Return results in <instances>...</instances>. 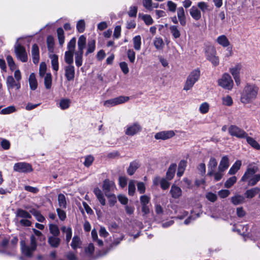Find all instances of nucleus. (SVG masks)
Masks as SVG:
<instances>
[{
	"instance_id": "obj_1",
	"label": "nucleus",
	"mask_w": 260,
	"mask_h": 260,
	"mask_svg": "<svg viewBox=\"0 0 260 260\" xmlns=\"http://www.w3.org/2000/svg\"><path fill=\"white\" fill-rule=\"evenodd\" d=\"M258 89V87L255 85L247 84L241 93V103L244 104L251 103L256 98Z\"/></svg>"
},
{
	"instance_id": "obj_2",
	"label": "nucleus",
	"mask_w": 260,
	"mask_h": 260,
	"mask_svg": "<svg viewBox=\"0 0 260 260\" xmlns=\"http://www.w3.org/2000/svg\"><path fill=\"white\" fill-rule=\"evenodd\" d=\"M200 77V71L199 69L193 70L187 77L183 90L187 91L191 89Z\"/></svg>"
},
{
	"instance_id": "obj_3",
	"label": "nucleus",
	"mask_w": 260,
	"mask_h": 260,
	"mask_svg": "<svg viewBox=\"0 0 260 260\" xmlns=\"http://www.w3.org/2000/svg\"><path fill=\"white\" fill-rule=\"evenodd\" d=\"M20 244L23 254L27 257H30L37 247L36 238L34 235L31 236L30 246L26 245L24 241H21Z\"/></svg>"
},
{
	"instance_id": "obj_4",
	"label": "nucleus",
	"mask_w": 260,
	"mask_h": 260,
	"mask_svg": "<svg viewBox=\"0 0 260 260\" xmlns=\"http://www.w3.org/2000/svg\"><path fill=\"white\" fill-rule=\"evenodd\" d=\"M218 85L222 88L231 90L234 85V82L231 76L228 73L222 75L221 78L218 81Z\"/></svg>"
},
{
	"instance_id": "obj_5",
	"label": "nucleus",
	"mask_w": 260,
	"mask_h": 260,
	"mask_svg": "<svg viewBox=\"0 0 260 260\" xmlns=\"http://www.w3.org/2000/svg\"><path fill=\"white\" fill-rule=\"evenodd\" d=\"M142 131V126L139 122H136L126 125L124 133L126 135L133 136Z\"/></svg>"
},
{
	"instance_id": "obj_6",
	"label": "nucleus",
	"mask_w": 260,
	"mask_h": 260,
	"mask_svg": "<svg viewBox=\"0 0 260 260\" xmlns=\"http://www.w3.org/2000/svg\"><path fill=\"white\" fill-rule=\"evenodd\" d=\"M129 99V98L128 96H120L105 101L104 103V106L106 107L115 106L119 104H123L128 101Z\"/></svg>"
},
{
	"instance_id": "obj_7",
	"label": "nucleus",
	"mask_w": 260,
	"mask_h": 260,
	"mask_svg": "<svg viewBox=\"0 0 260 260\" xmlns=\"http://www.w3.org/2000/svg\"><path fill=\"white\" fill-rule=\"evenodd\" d=\"M13 170L15 172L24 173H29L33 170L31 165L25 162H20L15 164L13 167Z\"/></svg>"
},
{
	"instance_id": "obj_8",
	"label": "nucleus",
	"mask_w": 260,
	"mask_h": 260,
	"mask_svg": "<svg viewBox=\"0 0 260 260\" xmlns=\"http://www.w3.org/2000/svg\"><path fill=\"white\" fill-rule=\"evenodd\" d=\"M229 133L238 138L243 139L247 137V134L243 129L235 125H231L229 128Z\"/></svg>"
},
{
	"instance_id": "obj_9",
	"label": "nucleus",
	"mask_w": 260,
	"mask_h": 260,
	"mask_svg": "<svg viewBox=\"0 0 260 260\" xmlns=\"http://www.w3.org/2000/svg\"><path fill=\"white\" fill-rule=\"evenodd\" d=\"M257 171V167L255 166L249 165L245 173L241 178V181L248 182L253 177Z\"/></svg>"
},
{
	"instance_id": "obj_10",
	"label": "nucleus",
	"mask_w": 260,
	"mask_h": 260,
	"mask_svg": "<svg viewBox=\"0 0 260 260\" xmlns=\"http://www.w3.org/2000/svg\"><path fill=\"white\" fill-rule=\"evenodd\" d=\"M15 52L18 59L25 62L27 61V55L25 49L20 44H17L15 46Z\"/></svg>"
},
{
	"instance_id": "obj_11",
	"label": "nucleus",
	"mask_w": 260,
	"mask_h": 260,
	"mask_svg": "<svg viewBox=\"0 0 260 260\" xmlns=\"http://www.w3.org/2000/svg\"><path fill=\"white\" fill-rule=\"evenodd\" d=\"M175 133L173 130L164 131L158 132L154 135L156 140H166L173 137Z\"/></svg>"
},
{
	"instance_id": "obj_12",
	"label": "nucleus",
	"mask_w": 260,
	"mask_h": 260,
	"mask_svg": "<svg viewBox=\"0 0 260 260\" xmlns=\"http://www.w3.org/2000/svg\"><path fill=\"white\" fill-rule=\"evenodd\" d=\"M65 77L69 81L73 80L75 78V69L73 64L67 65L64 68Z\"/></svg>"
},
{
	"instance_id": "obj_13",
	"label": "nucleus",
	"mask_w": 260,
	"mask_h": 260,
	"mask_svg": "<svg viewBox=\"0 0 260 260\" xmlns=\"http://www.w3.org/2000/svg\"><path fill=\"white\" fill-rule=\"evenodd\" d=\"M102 188L105 194H106V193H110L111 191H113L116 188V186L113 181L106 179L104 181Z\"/></svg>"
},
{
	"instance_id": "obj_14",
	"label": "nucleus",
	"mask_w": 260,
	"mask_h": 260,
	"mask_svg": "<svg viewBox=\"0 0 260 260\" xmlns=\"http://www.w3.org/2000/svg\"><path fill=\"white\" fill-rule=\"evenodd\" d=\"M217 166V161L216 159L214 157H211L208 164V176H212L213 175Z\"/></svg>"
},
{
	"instance_id": "obj_15",
	"label": "nucleus",
	"mask_w": 260,
	"mask_h": 260,
	"mask_svg": "<svg viewBox=\"0 0 260 260\" xmlns=\"http://www.w3.org/2000/svg\"><path fill=\"white\" fill-rule=\"evenodd\" d=\"M86 43V38L84 35L81 36L78 40L77 46L78 50L76 53L83 54L84 49L85 48Z\"/></svg>"
},
{
	"instance_id": "obj_16",
	"label": "nucleus",
	"mask_w": 260,
	"mask_h": 260,
	"mask_svg": "<svg viewBox=\"0 0 260 260\" xmlns=\"http://www.w3.org/2000/svg\"><path fill=\"white\" fill-rule=\"evenodd\" d=\"M189 14L192 18L196 21L199 20L202 17L201 11L196 6H193L189 9Z\"/></svg>"
},
{
	"instance_id": "obj_17",
	"label": "nucleus",
	"mask_w": 260,
	"mask_h": 260,
	"mask_svg": "<svg viewBox=\"0 0 260 260\" xmlns=\"http://www.w3.org/2000/svg\"><path fill=\"white\" fill-rule=\"evenodd\" d=\"M177 17L180 25L182 26H185L186 24V18L183 7H179L177 9Z\"/></svg>"
},
{
	"instance_id": "obj_18",
	"label": "nucleus",
	"mask_w": 260,
	"mask_h": 260,
	"mask_svg": "<svg viewBox=\"0 0 260 260\" xmlns=\"http://www.w3.org/2000/svg\"><path fill=\"white\" fill-rule=\"evenodd\" d=\"M31 55L33 62L35 64L38 63L40 59L39 49L38 45L36 44H34L32 46Z\"/></svg>"
},
{
	"instance_id": "obj_19",
	"label": "nucleus",
	"mask_w": 260,
	"mask_h": 260,
	"mask_svg": "<svg viewBox=\"0 0 260 260\" xmlns=\"http://www.w3.org/2000/svg\"><path fill=\"white\" fill-rule=\"evenodd\" d=\"M61 239L58 236H49L48 239V242L50 246L53 248L58 247L60 243Z\"/></svg>"
},
{
	"instance_id": "obj_20",
	"label": "nucleus",
	"mask_w": 260,
	"mask_h": 260,
	"mask_svg": "<svg viewBox=\"0 0 260 260\" xmlns=\"http://www.w3.org/2000/svg\"><path fill=\"white\" fill-rule=\"evenodd\" d=\"M170 193L172 198L178 199L182 195V190L179 187L173 184L171 186Z\"/></svg>"
},
{
	"instance_id": "obj_21",
	"label": "nucleus",
	"mask_w": 260,
	"mask_h": 260,
	"mask_svg": "<svg viewBox=\"0 0 260 260\" xmlns=\"http://www.w3.org/2000/svg\"><path fill=\"white\" fill-rule=\"evenodd\" d=\"M229 159L228 156H223L219 162L218 169L225 171L229 167Z\"/></svg>"
},
{
	"instance_id": "obj_22",
	"label": "nucleus",
	"mask_w": 260,
	"mask_h": 260,
	"mask_svg": "<svg viewBox=\"0 0 260 260\" xmlns=\"http://www.w3.org/2000/svg\"><path fill=\"white\" fill-rule=\"evenodd\" d=\"M95 50V41L93 39L88 40L85 55L88 56L89 54L93 53Z\"/></svg>"
},
{
	"instance_id": "obj_23",
	"label": "nucleus",
	"mask_w": 260,
	"mask_h": 260,
	"mask_svg": "<svg viewBox=\"0 0 260 260\" xmlns=\"http://www.w3.org/2000/svg\"><path fill=\"white\" fill-rule=\"evenodd\" d=\"M93 192L101 204L102 206H105L106 205V200L102 191L97 187L94 188Z\"/></svg>"
},
{
	"instance_id": "obj_24",
	"label": "nucleus",
	"mask_w": 260,
	"mask_h": 260,
	"mask_svg": "<svg viewBox=\"0 0 260 260\" xmlns=\"http://www.w3.org/2000/svg\"><path fill=\"white\" fill-rule=\"evenodd\" d=\"M28 81L30 89L32 90H36L38 87V82L34 73H31L29 75Z\"/></svg>"
},
{
	"instance_id": "obj_25",
	"label": "nucleus",
	"mask_w": 260,
	"mask_h": 260,
	"mask_svg": "<svg viewBox=\"0 0 260 260\" xmlns=\"http://www.w3.org/2000/svg\"><path fill=\"white\" fill-rule=\"evenodd\" d=\"M245 138L246 139L247 143L253 149L256 150H260V145L254 139L248 136V134L247 135V137Z\"/></svg>"
},
{
	"instance_id": "obj_26",
	"label": "nucleus",
	"mask_w": 260,
	"mask_h": 260,
	"mask_svg": "<svg viewBox=\"0 0 260 260\" xmlns=\"http://www.w3.org/2000/svg\"><path fill=\"white\" fill-rule=\"evenodd\" d=\"M51 59V63L53 70L56 72L59 69L58 57L56 54H52L49 56Z\"/></svg>"
},
{
	"instance_id": "obj_27",
	"label": "nucleus",
	"mask_w": 260,
	"mask_h": 260,
	"mask_svg": "<svg viewBox=\"0 0 260 260\" xmlns=\"http://www.w3.org/2000/svg\"><path fill=\"white\" fill-rule=\"evenodd\" d=\"M16 215L17 218H20L21 219L31 218V215L29 213L21 209H18L17 210Z\"/></svg>"
},
{
	"instance_id": "obj_28",
	"label": "nucleus",
	"mask_w": 260,
	"mask_h": 260,
	"mask_svg": "<svg viewBox=\"0 0 260 260\" xmlns=\"http://www.w3.org/2000/svg\"><path fill=\"white\" fill-rule=\"evenodd\" d=\"M216 41L223 47H226L230 44V41L225 35H221L217 37Z\"/></svg>"
},
{
	"instance_id": "obj_29",
	"label": "nucleus",
	"mask_w": 260,
	"mask_h": 260,
	"mask_svg": "<svg viewBox=\"0 0 260 260\" xmlns=\"http://www.w3.org/2000/svg\"><path fill=\"white\" fill-rule=\"evenodd\" d=\"M61 231L62 233L66 234V240L67 243H68L72 238V230L71 228H67L65 226H62L61 228Z\"/></svg>"
},
{
	"instance_id": "obj_30",
	"label": "nucleus",
	"mask_w": 260,
	"mask_h": 260,
	"mask_svg": "<svg viewBox=\"0 0 260 260\" xmlns=\"http://www.w3.org/2000/svg\"><path fill=\"white\" fill-rule=\"evenodd\" d=\"M139 167V164L136 161L131 162L127 170L128 174L131 176L133 175Z\"/></svg>"
},
{
	"instance_id": "obj_31",
	"label": "nucleus",
	"mask_w": 260,
	"mask_h": 260,
	"mask_svg": "<svg viewBox=\"0 0 260 260\" xmlns=\"http://www.w3.org/2000/svg\"><path fill=\"white\" fill-rule=\"evenodd\" d=\"M176 166H177L175 164H172L170 166L166 174V178L168 180H170L174 177Z\"/></svg>"
},
{
	"instance_id": "obj_32",
	"label": "nucleus",
	"mask_w": 260,
	"mask_h": 260,
	"mask_svg": "<svg viewBox=\"0 0 260 260\" xmlns=\"http://www.w3.org/2000/svg\"><path fill=\"white\" fill-rule=\"evenodd\" d=\"M260 191L258 187H254L250 189H248L245 192V196L247 198H253L256 194H257Z\"/></svg>"
},
{
	"instance_id": "obj_33",
	"label": "nucleus",
	"mask_w": 260,
	"mask_h": 260,
	"mask_svg": "<svg viewBox=\"0 0 260 260\" xmlns=\"http://www.w3.org/2000/svg\"><path fill=\"white\" fill-rule=\"evenodd\" d=\"M242 165V162L240 160H237L233 165L229 171V174L234 175L240 169Z\"/></svg>"
},
{
	"instance_id": "obj_34",
	"label": "nucleus",
	"mask_w": 260,
	"mask_h": 260,
	"mask_svg": "<svg viewBox=\"0 0 260 260\" xmlns=\"http://www.w3.org/2000/svg\"><path fill=\"white\" fill-rule=\"evenodd\" d=\"M57 201L59 208L62 209H66L67 208L66 198L63 194L59 193L58 195Z\"/></svg>"
},
{
	"instance_id": "obj_35",
	"label": "nucleus",
	"mask_w": 260,
	"mask_h": 260,
	"mask_svg": "<svg viewBox=\"0 0 260 260\" xmlns=\"http://www.w3.org/2000/svg\"><path fill=\"white\" fill-rule=\"evenodd\" d=\"M74 52L66 51L64 53V59L67 65L73 64Z\"/></svg>"
},
{
	"instance_id": "obj_36",
	"label": "nucleus",
	"mask_w": 260,
	"mask_h": 260,
	"mask_svg": "<svg viewBox=\"0 0 260 260\" xmlns=\"http://www.w3.org/2000/svg\"><path fill=\"white\" fill-rule=\"evenodd\" d=\"M245 198L243 196L240 194H237L232 197L231 199V201L234 205H238L244 202Z\"/></svg>"
},
{
	"instance_id": "obj_37",
	"label": "nucleus",
	"mask_w": 260,
	"mask_h": 260,
	"mask_svg": "<svg viewBox=\"0 0 260 260\" xmlns=\"http://www.w3.org/2000/svg\"><path fill=\"white\" fill-rule=\"evenodd\" d=\"M44 85L47 89H50L52 86V77L50 73H48L44 76Z\"/></svg>"
},
{
	"instance_id": "obj_38",
	"label": "nucleus",
	"mask_w": 260,
	"mask_h": 260,
	"mask_svg": "<svg viewBox=\"0 0 260 260\" xmlns=\"http://www.w3.org/2000/svg\"><path fill=\"white\" fill-rule=\"evenodd\" d=\"M206 58L209 60L210 58H212L216 55V50L213 46H208L206 50Z\"/></svg>"
},
{
	"instance_id": "obj_39",
	"label": "nucleus",
	"mask_w": 260,
	"mask_h": 260,
	"mask_svg": "<svg viewBox=\"0 0 260 260\" xmlns=\"http://www.w3.org/2000/svg\"><path fill=\"white\" fill-rule=\"evenodd\" d=\"M169 30L174 39H178L180 37L181 34L178 26L171 25Z\"/></svg>"
},
{
	"instance_id": "obj_40",
	"label": "nucleus",
	"mask_w": 260,
	"mask_h": 260,
	"mask_svg": "<svg viewBox=\"0 0 260 260\" xmlns=\"http://www.w3.org/2000/svg\"><path fill=\"white\" fill-rule=\"evenodd\" d=\"M186 161L184 160H181L178 165V172L177 173V175L178 177H181L182 176L185 168L186 167Z\"/></svg>"
},
{
	"instance_id": "obj_41",
	"label": "nucleus",
	"mask_w": 260,
	"mask_h": 260,
	"mask_svg": "<svg viewBox=\"0 0 260 260\" xmlns=\"http://www.w3.org/2000/svg\"><path fill=\"white\" fill-rule=\"evenodd\" d=\"M57 38L60 46H62L64 43V34L63 29L61 27L57 29Z\"/></svg>"
},
{
	"instance_id": "obj_42",
	"label": "nucleus",
	"mask_w": 260,
	"mask_h": 260,
	"mask_svg": "<svg viewBox=\"0 0 260 260\" xmlns=\"http://www.w3.org/2000/svg\"><path fill=\"white\" fill-rule=\"evenodd\" d=\"M134 48L136 50L139 51L141 47V37L140 35L135 36L133 39Z\"/></svg>"
},
{
	"instance_id": "obj_43",
	"label": "nucleus",
	"mask_w": 260,
	"mask_h": 260,
	"mask_svg": "<svg viewBox=\"0 0 260 260\" xmlns=\"http://www.w3.org/2000/svg\"><path fill=\"white\" fill-rule=\"evenodd\" d=\"M50 233L52 236H58L60 234L59 228L56 224L50 223L49 224Z\"/></svg>"
},
{
	"instance_id": "obj_44",
	"label": "nucleus",
	"mask_w": 260,
	"mask_h": 260,
	"mask_svg": "<svg viewBox=\"0 0 260 260\" xmlns=\"http://www.w3.org/2000/svg\"><path fill=\"white\" fill-rule=\"evenodd\" d=\"M241 68V64L238 63L236 64L234 67L231 68L230 69V72L233 76V77L239 76L240 71Z\"/></svg>"
},
{
	"instance_id": "obj_45",
	"label": "nucleus",
	"mask_w": 260,
	"mask_h": 260,
	"mask_svg": "<svg viewBox=\"0 0 260 260\" xmlns=\"http://www.w3.org/2000/svg\"><path fill=\"white\" fill-rule=\"evenodd\" d=\"M47 44L48 51L50 52H53L54 51V40L52 36L47 37Z\"/></svg>"
},
{
	"instance_id": "obj_46",
	"label": "nucleus",
	"mask_w": 260,
	"mask_h": 260,
	"mask_svg": "<svg viewBox=\"0 0 260 260\" xmlns=\"http://www.w3.org/2000/svg\"><path fill=\"white\" fill-rule=\"evenodd\" d=\"M30 213L35 216L38 221L43 222L45 220V217L41 214L40 211L32 209L30 211Z\"/></svg>"
},
{
	"instance_id": "obj_47",
	"label": "nucleus",
	"mask_w": 260,
	"mask_h": 260,
	"mask_svg": "<svg viewBox=\"0 0 260 260\" xmlns=\"http://www.w3.org/2000/svg\"><path fill=\"white\" fill-rule=\"evenodd\" d=\"M105 196L108 199L109 205L110 207H113L117 203V198L114 194L106 193Z\"/></svg>"
},
{
	"instance_id": "obj_48",
	"label": "nucleus",
	"mask_w": 260,
	"mask_h": 260,
	"mask_svg": "<svg viewBox=\"0 0 260 260\" xmlns=\"http://www.w3.org/2000/svg\"><path fill=\"white\" fill-rule=\"evenodd\" d=\"M75 64L77 67H80L83 63V54L74 52Z\"/></svg>"
},
{
	"instance_id": "obj_49",
	"label": "nucleus",
	"mask_w": 260,
	"mask_h": 260,
	"mask_svg": "<svg viewBox=\"0 0 260 260\" xmlns=\"http://www.w3.org/2000/svg\"><path fill=\"white\" fill-rule=\"evenodd\" d=\"M153 44L157 50H161L163 48L164 46V43L162 39L160 38H155L153 41Z\"/></svg>"
},
{
	"instance_id": "obj_50",
	"label": "nucleus",
	"mask_w": 260,
	"mask_h": 260,
	"mask_svg": "<svg viewBox=\"0 0 260 260\" xmlns=\"http://www.w3.org/2000/svg\"><path fill=\"white\" fill-rule=\"evenodd\" d=\"M70 104V100L68 99H63L60 101L59 107L62 110H65L69 108Z\"/></svg>"
},
{
	"instance_id": "obj_51",
	"label": "nucleus",
	"mask_w": 260,
	"mask_h": 260,
	"mask_svg": "<svg viewBox=\"0 0 260 260\" xmlns=\"http://www.w3.org/2000/svg\"><path fill=\"white\" fill-rule=\"evenodd\" d=\"M81 244V241L79 237L74 236L73 238L71 244V246L72 248L74 250L79 248Z\"/></svg>"
},
{
	"instance_id": "obj_52",
	"label": "nucleus",
	"mask_w": 260,
	"mask_h": 260,
	"mask_svg": "<svg viewBox=\"0 0 260 260\" xmlns=\"http://www.w3.org/2000/svg\"><path fill=\"white\" fill-rule=\"evenodd\" d=\"M209 107L210 106L208 103L204 102L200 106L199 111L203 114H206L209 110Z\"/></svg>"
},
{
	"instance_id": "obj_53",
	"label": "nucleus",
	"mask_w": 260,
	"mask_h": 260,
	"mask_svg": "<svg viewBox=\"0 0 260 260\" xmlns=\"http://www.w3.org/2000/svg\"><path fill=\"white\" fill-rule=\"evenodd\" d=\"M76 44V39L74 37L68 43L67 45L68 51L75 52V48Z\"/></svg>"
},
{
	"instance_id": "obj_54",
	"label": "nucleus",
	"mask_w": 260,
	"mask_h": 260,
	"mask_svg": "<svg viewBox=\"0 0 260 260\" xmlns=\"http://www.w3.org/2000/svg\"><path fill=\"white\" fill-rule=\"evenodd\" d=\"M198 9L202 11V12L204 13L208 11L209 10L208 7L209 5L208 4L205 2H200L197 4V6Z\"/></svg>"
},
{
	"instance_id": "obj_55",
	"label": "nucleus",
	"mask_w": 260,
	"mask_h": 260,
	"mask_svg": "<svg viewBox=\"0 0 260 260\" xmlns=\"http://www.w3.org/2000/svg\"><path fill=\"white\" fill-rule=\"evenodd\" d=\"M222 104L224 106H231L233 104L232 98L230 95H226L222 98Z\"/></svg>"
},
{
	"instance_id": "obj_56",
	"label": "nucleus",
	"mask_w": 260,
	"mask_h": 260,
	"mask_svg": "<svg viewBox=\"0 0 260 260\" xmlns=\"http://www.w3.org/2000/svg\"><path fill=\"white\" fill-rule=\"evenodd\" d=\"M16 81L12 76H9L7 79V85L8 89H12L15 87Z\"/></svg>"
},
{
	"instance_id": "obj_57",
	"label": "nucleus",
	"mask_w": 260,
	"mask_h": 260,
	"mask_svg": "<svg viewBox=\"0 0 260 260\" xmlns=\"http://www.w3.org/2000/svg\"><path fill=\"white\" fill-rule=\"evenodd\" d=\"M47 70V66L44 62H42L40 64L39 76L40 77H43L46 75Z\"/></svg>"
},
{
	"instance_id": "obj_58",
	"label": "nucleus",
	"mask_w": 260,
	"mask_h": 260,
	"mask_svg": "<svg viewBox=\"0 0 260 260\" xmlns=\"http://www.w3.org/2000/svg\"><path fill=\"white\" fill-rule=\"evenodd\" d=\"M260 181V174H256L247 182L248 185L250 186H254Z\"/></svg>"
},
{
	"instance_id": "obj_59",
	"label": "nucleus",
	"mask_w": 260,
	"mask_h": 260,
	"mask_svg": "<svg viewBox=\"0 0 260 260\" xmlns=\"http://www.w3.org/2000/svg\"><path fill=\"white\" fill-rule=\"evenodd\" d=\"M136 181L135 180H131L128 183V194L130 196H134L136 190L135 187Z\"/></svg>"
},
{
	"instance_id": "obj_60",
	"label": "nucleus",
	"mask_w": 260,
	"mask_h": 260,
	"mask_svg": "<svg viewBox=\"0 0 260 260\" xmlns=\"http://www.w3.org/2000/svg\"><path fill=\"white\" fill-rule=\"evenodd\" d=\"M94 157L91 155H87L85 157V161L83 162L84 165L86 167H90L93 163Z\"/></svg>"
},
{
	"instance_id": "obj_61",
	"label": "nucleus",
	"mask_w": 260,
	"mask_h": 260,
	"mask_svg": "<svg viewBox=\"0 0 260 260\" xmlns=\"http://www.w3.org/2000/svg\"><path fill=\"white\" fill-rule=\"evenodd\" d=\"M63 209L60 208H58L56 209L57 215L59 219L61 221H64L67 217L66 213Z\"/></svg>"
},
{
	"instance_id": "obj_62",
	"label": "nucleus",
	"mask_w": 260,
	"mask_h": 260,
	"mask_svg": "<svg viewBox=\"0 0 260 260\" xmlns=\"http://www.w3.org/2000/svg\"><path fill=\"white\" fill-rule=\"evenodd\" d=\"M16 110V109L14 106H9L7 108H5L3 109H2L0 111V114H9L10 113H12L14 112H15Z\"/></svg>"
},
{
	"instance_id": "obj_63",
	"label": "nucleus",
	"mask_w": 260,
	"mask_h": 260,
	"mask_svg": "<svg viewBox=\"0 0 260 260\" xmlns=\"http://www.w3.org/2000/svg\"><path fill=\"white\" fill-rule=\"evenodd\" d=\"M237 178L236 176H233L229 178L224 184V186L226 188H230L236 182Z\"/></svg>"
},
{
	"instance_id": "obj_64",
	"label": "nucleus",
	"mask_w": 260,
	"mask_h": 260,
	"mask_svg": "<svg viewBox=\"0 0 260 260\" xmlns=\"http://www.w3.org/2000/svg\"><path fill=\"white\" fill-rule=\"evenodd\" d=\"M77 29L79 32H83L85 29V22L82 19L80 20L77 23Z\"/></svg>"
}]
</instances>
